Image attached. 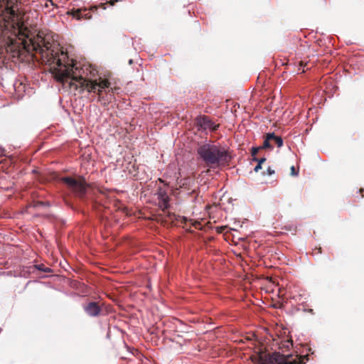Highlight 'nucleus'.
I'll return each instance as SVG.
<instances>
[{
    "label": "nucleus",
    "mask_w": 364,
    "mask_h": 364,
    "mask_svg": "<svg viewBox=\"0 0 364 364\" xmlns=\"http://www.w3.org/2000/svg\"><path fill=\"white\" fill-rule=\"evenodd\" d=\"M197 153L205 166L209 168H215L228 166L231 160V156L227 150L211 144L200 146Z\"/></svg>",
    "instance_id": "nucleus-3"
},
{
    "label": "nucleus",
    "mask_w": 364,
    "mask_h": 364,
    "mask_svg": "<svg viewBox=\"0 0 364 364\" xmlns=\"http://www.w3.org/2000/svg\"><path fill=\"white\" fill-rule=\"evenodd\" d=\"M37 203H38V204H40V205H43V204H44V203H43V202H38Z\"/></svg>",
    "instance_id": "nucleus-26"
},
{
    "label": "nucleus",
    "mask_w": 364,
    "mask_h": 364,
    "mask_svg": "<svg viewBox=\"0 0 364 364\" xmlns=\"http://www.w3.org/2000/svg\"><path fill=\"white\" fill-rule=\"evenodd\" d=\"M291 175L292 176H296L299 174V171L296 170L294 166H291Z\"/></svg>",
    "instance_id": "nucleus-20"
},
{
    "label": "nucleus",
    "mask_w": 364,
    "mask_h": 364,
    "mask_svg": "<svg viewBox=\"0 0 364 364\" xmlns=\"http://www.w3.org/2000/svg\"><path fill=\"white\" fill-rule=\"evenodd\" d=\"M321 252H322V248L321 247H318V248H315V250H313L312 254L314 255H316L321 254Z\"/></svg>",
    "instance_id": "nucleus-22"
},
{
    "label": "nucleus",
    "mask_w": 364,
    "mask_h": 364,
    "mask_svg": "<svg viewBox=\"0 0 364 364\" xmlns=\"http://www.w3.org/2000/svg\"><path fill=\"white\" fill-rule=\"evenodd\" d=\"M307 66H308V63H304L303 61H300L299 62V70L302 68L301 73H304L305 72L304 68H306V69H309V68Z\"/></svg>",
    "instance_id": "nucleus-18"
},
{
    "label": "nucleus",
    "mask_w": 364,
    "mask_h": 364,
    "mask_svg": "<svg viewBox=\"0 0 364 364\" xmlns=\"http://www.w3.org/2000/svg\"><path fill=\"white\" fill-rule=\"evenodd\" d=\"M274 137V133H268L266 134L265 139L263 142V144L261 147V149H272L273 146L271 145L270 141H272V139Z\"/></svg>",
    "instance_id": "nucleus-12"
},
{
    "label": "nucleus",
    "mask_w": 364,
    "mask_h": 364,
    "mask_svg": "<svg viewBox=\"0 0 364 364\" xmlns=\"http://www.w3.org/2000/svg\"><path fill=\"white\" fill-rule=\"evenodd\" d=\"M307 356H299L294 358L291 355H283L279 352L272 354L259 355V364H304Z\"/></svg>",
    "instance_id": "nucleus-4"
},
{
    "label": "nucleus",
    "mask_w": 364,
    "mask_h": 364,
    "mask_svg": "<svg viewBox=\"0 0 364 364\" xmlns=\"http://www.w3.org/2000/svg\"><path fill=\"white\" fill-rule=\"evenodd\" d=\"M274 173V170L272 169L271 167H268L267 169V174L271 176Z\"/></svg>",
    "instance_id": "nucleus-23"
},
{
    "label": "nucleus",
    "mask_w": 364,
    "mask_h": 364,
    "mask_svg": "<svg viewBox=\"0 0 364 364\" xmlns=\"http://www.w3.org/2000/svg\"><path fill=\"white\" fill-rule=\"evenodd\" d=\"M359 191L361 193V198H363L364 196H363V193L364 192V188H360L359 190Z\"/></svg>",
    "instance_id": "nucleus-24"
},
{
    "label": "nucleus",
    "mask_w": 364,
    "mask_h": 364,
    "mask_svg": "<svg viewBox=\"0 0 364 364\" xmlns=\"http://www.w3.org/2000/svg\"><path fill=\"white\" fill-rule=\"evenodd\" d=\"M36 267L39 269V270H41V271H43L45 272H50V268H48V267H44V265L43 264H39V265H37Z\"/></svg>",
    "instance_id": "nucleus-17"
},
{
    "label": "nucleus",
    "mask_w": 364,
    "mask_h": 364,
    "mask_svg": "<svg viewBox=\"0 0 364 364\" xmlns=\"http://www.w3.org/2000/svg\"><path fill=\"white\" fill-rule=\"evenodd\" d=\"M117 1H118V0H111V1H107V3H105V4H102H102H100L98 6V7H100V8H102L103 9H106L105 5H106L107 4H109L111 6H114V4H115V2H117Z\"/></svg>",
    "instance_id": "nucleus-16"
},
{
    "label": "nucleus",
    "mask_w": 364,
    "mask_h": 364,
    "mask_svg": "<svg viewBox=\"0 0 364 364\" xmlns=\"http://www.w3.org/2000/svg\"><path fill=\"white\" fill-rule=\"evenodd\" d=\"M83 309L87 315L92 317L98 316L102 311L99 302L95 301L88 302L84 305Z\"/></svg>",
    "instance_id": "nucleus-10"
},
{
    "label": "nucleus",
    "mask_w": 364,
    "mask_h": 364,
    "mask_svg": "<svg viewBox=\"0 0 364 364\" xmlns=\"http://www.w3.org/2000/svg\"><path fill=\"white\" fill-rule=\"evenodd\" d=\"M293 343L291 339H287L284 341H282L279 343V348L284 352V350H289L291 347H292Z\"/></svg>",
    "instance_id": "nucleus-13"
},
{
    "label": "nucleus",
    "mask_w": 364,
    "mask_h": 364,
    "mask_svg": "<svg viewBox=\"0 0 364 364\" xmlns=\"http://www.w3.org/2000/svg\"><path fill=\"white\" fill-rule=\"evenodd\" d=\"M254 160L257 161V165L255 167V171L258 172L262 168V164L266 161L265 158H261L259 159L254 158Z\"/></svg>",
    "instance_id": "nucleus-14"
},
{
    "label": "nucleus",
    "mask_w": 364,
    "mask_h": 364,
    "mask_svg": "<svg viewBox=\"0 0 364 364\" xmlns=\"http://www.w3.org/2000/svg\"><path fill=\"white\" fill-rule=\"evenodd\" d=\"M6 6V9L11 14V16L15 17L16 11H18V2L19 0H0Z\"/></svg>",
    "instance_id": "nucleus-11"
},
{
    "label": "nucleus",
    "mask_w": 364,
    "mask_h": 364,
    "mask_svg": "<svg viewBox=\"0 0 364 364\" xmlns=\"http://www.w3.org/2000/svg\"><path fill=\"white\" fill-rule=\"evenodd\" d=\"M177 185L179 190V193L184 192V194L188 197H191V201L194 202L198 196V191L194 188L195 180L192 177H186L177 180Z\"/></svg>",
    "instance_id": "nucleus-6"
},
{
    "label": "nucleus",
    "mask_w": 364,
    "mask_h": 364,
    "mask_svg": "<svg viewBox=\"0 0 364 364\" xmlns=\"http://www.w3.org/2000/svg\"><path fill=\"white\" fill-rule=\"evenodd\" d=\"M226 226H220L216 228V231L218 233H223V231L226 229Z\"/></svg>",
    "instance_id": "nucleus-21"
},
{
    "label": "nucleus",
    "mask_w": 364,
    "mask_h": 364,
    "mask_svg": "<svg viewBox=\"0 0 364 364\" xmlns=\"http://www.w3.org/2000/svg\"><path fill=\"white\" fill-rule=\"evenodd\" d=\"M196 124L198 127L203 129H211L215 131L218 129V125L215 124L208 117L200 116L196 118Z\"/></svg>",
    "instance_id": "nucleus-9"
},
{
    "label": "nucleus",
    "mask_w": 364,
    "mask_h": 364,
    "mask_svg": "<svg viewBox=\"0 0 364 364\" xmlns=\"http://www.w3.org/2000/svg\"><path fill=\"white\" fill-rule=\"evenodd\" d=\"M272 141H274L276 145L278 147H282L283 146V139L281 136H277L274 134V137L272 139Z\"/></svg>",
    "instance_id": "nucleus-15"
},
{
    "label": "nucleus",
    "mask_w": 364,
    "mask_h": 364,
    "mask_svg": "<svg viewBox=\"0 0 364 364\" xmlns=\"http://www.w3.org/2000/svg\"><path fill=\"white\" fill-rule=\"evenodd\" d=\"M97 8V6H92L90 9H87L86 8L78 9L72 11L71 14L77 20H88L92 18L91 12L93 11H96Z\"/></svg>",
    "instance_id": "nucleus-7"
},
{
    "label": "nucleus",
    "mask_w": 364,
    "mask_h": 364,
    "mask_svg": "<svg viewBox=\"0 0 364 364\" xmlns=\"http://www.w3.org/2000/svg\"><path fill=\"white\" fill-rule=\"evenodd\" d=\"M261 149V147H252V151H251V154H252V156L255 158V155L258 153L259 150Z\"/></svg>",
    "instance_id": "nucleus-19"
},
{
    "label": "nucleus",
    "mask_w": 364,
    "mask_h": 364,
    "mask_svg": "<svg viewBox=\"0 0 364 364\" xmlns=\"http://www.w3.org/2000/svg\"><path fill=\"white\" fill-rule=\"evenodd\" d=\"M156 195L159 207L163 210H165L169 207V197L167 193V188L166 187H159Z\"/></svg>",
    "instance_id": "nucleus-8"
},
{
    "label": "nucleus",
    "mask_w": 364,
    "mask_h": 364,
    "mask_svg": "<svg viewBox=\"0 0 364 364\" xmlns=\"http://www.w3.org/2000/svg\"><path fill=\"white\" fill-rule=\"evenodd\" d=\"M62 181L75 196L82 199L86 195L88 185L84 178L64 177L62 178Z\"/></svg>",
    "instance_id": "nucleus-5"
},
{
    "label": "nucleus",
    "mask_w": 364,
    "mask_h": 364,
    "mask_svg": "<svg viewBox=\"0 0 364 364\" xmlns=\"http://www.w3.org/2000/svg\"><path fill=\"white\" fill-rule=\"evenodd\" d=\"M95 71V70L90 71V74H91V75H92L93 77H94V76H95V73H94Z\"/></svg>",
    "instance_id": "nucleus-25"
},
{
    "label": "nucleus",
    "mask_w": 364,
    "mask_h": 364,
    "mask_svg": "<svg viewBox=\"0 0 364 364\" xmlns=\"http://www.w3.org/2000/svg\"><path fill=\"white\" fill-rule=\"evenodd\" d=\"M159 181H161V182H162V183L164 182V181H163V180H161V178H159Z\"/></svg>",
    "instance_id": "nucleus-27"
},
{
    "label": "nucleus",
    "mask_w": 364,
    "mask_h": 364,
    "mask_svg": "<svg viewBox=\"0 0 364 364\" xmlns=\"http://www.w3.org/2000/svg\"><path fill=\"white\" fill-rule=\"evenodd\" d=\"M13 33L16 36L14 40H11L12 52L17 55L21 56L26 53L31 54L33 56L40 55L42 63L49 65L50 70L55 78V67H57V63L46 61V57L49 58V55L53 57V61H58V59H63L62 65L71 66L73 60L68 58V54L63 51L60 52L58 46L53 43V39L50 34L45 33L43 31H39L37 34H34L31 30L24 25L21 21H18L13 24Z\"/></svg>",
    "instance_id": "nucleus-1"
},
{
    "label": "nucleus",
    "mask_w": 364,
    "mask_h": 364,
    "mask_svg": "<svg viewBox=\"0 0 364 364\" xmlns=\"http://www.w3.org/2000/svg\"><path fill=\"white\" fill-rule=\"evenodd\" d=\"M49 58H46L47 62L57 63V67H55V80L60 82L63 85H68L70 89L73 90H80L82 92L87 90L90 93H95L98 95V101L102 100V93L105 88L110 86V82L107 79L99 77L97 79H88L85 73V70L88 68H81L76 61L73 63L71 66L62 65L63 59H58V61H53V57L49 55Z\"/></svg>",
    "instance_id": "nucleus-2"
}]
</instances>
